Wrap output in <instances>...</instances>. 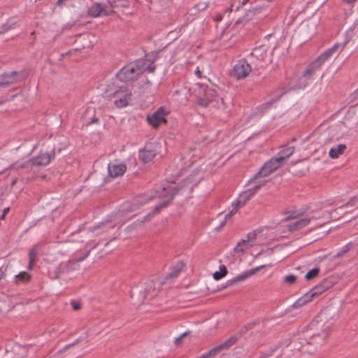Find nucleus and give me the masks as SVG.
<instances>
[{"mask_svg":"<svg viewBox=\"0 0 358 358\" xmlns=\"http://www.w3.org/2000/svg\"><path fill=\"white\" fill-rule=\"evenodd\" d=\"M252 71V67L245 59H240L234 65L232 76L237 80L246 78Z\"/></svg>","mask_w":358,"mask_h":358,"instance_id":"6","label":"nucleus"},{"mask_svg":"<svg viewBox=\"0 0 358 358\" xmlns=\"http://www.w3.org/2000/svg\"><path fill=\"white\" fill-rule=\"evenodd\" d=\"M317 289V287L312 289L309 292L303 294L292 304V307L296 309L299 308L312 301L315 296H317L319 294L322 293V291H316Z\"/></svg>","mask_w":358,"mask_h":358,"instance_id":"11","label":"nucleus"},{"mask_svg":"<svg viewBox=\"0 0 358 358\" xmlns=\"http://www.w3.org/2000/svg\"><path fill=\"white\" fill-rule=\"evenodd\" d=\"M357 0H343L344 2H345L346 3H352L354 2H355Z\"/></svg>","mask_w":358,"mask_h":358,"instance_id":"49","label":"nucleus"},{"mask_svg":"<svg viewBox=\"0 0 358 358\" xmlns=\"http://www.w3.org/2000/svg\"><path fill=\"white\" fill-rule=\"evenodd\" d=\"M54 157V152L52 154L48 152L41 153L37 157L30 159V165L32 166H45L48 165Z\"/></svg>","mask_w":358,"mask_h":358,"instance_id":"12","label":"nucleus"},{"mask_svg":"<svg viewBox=\"0 0 358 358\" xmlns=\"http://www.w3.org/2000/svg\"><path fill=\"white\" fill-rule=\"evenodd\" d=\"M192 174H190L189 176L188 177H186L184 180H183V182H185V184H196L198 181V178H196V175L197 173V171L196 170V169H193L192 171Z\"/></svg>","mask_w":358,"mask_h":358,"instance_id":"28","label":"nucleus"},{"mask_svg":"<svg viewBox=\"0 0 358 358\" xmlns=\"http://www.w3.org/2000/svg\"><path fill=\"white\" fill-rule=\"evenodd\" d=\"M212 102L216 103L214 106L217 107L219 110L224 111L226 109L223 99L217 96L213 89L200 86L196 91V103L201 107H206Z\"/></svg>","mask_w":358,"mask_h":358,"instance_id":"1","label":"nucleus"},{"mask_svg":"<svg viewBox=\"0 0 358 358\" xmlns=\"http://www.w3.org/2000/svg\"><path fill=\"white\" fill-rule=\"evenodd\" d=\"M90 252V251H87L83 257L78 259V261L80 262L84 260L89 255Z\"/></svg>","mask_w":358,"mask_h":358,"instance_id":"46","label":"nucleus"},{"mask_svg":"<svg viewBox=\"0 0 358 358\" xmlns=\"http://www.w3.org/2000/svg\"><path fill=\"white\" fill-rule=\"evenodd\" d=\"M259 268H257L255 270H251L248 272H245V273H243L239 275H238L236 278V281H239V280H243L246 278H248V277L251 276L252 275L255 274V271L257 270H258Z\"/></svg>","mask_w":358,"mask_h":358,"instance_id":"34","label":"nucleus"},{"mask_svg":"<svg viewBox=\"0 0 358 358\" xmlns=\"http://www.w3.org/2000/svg\"><path fill=\"white\" fill-rule=\"evenodd\" d=\"M114 105L118 108L128 106L132 101V89L128 86H120L112 94Z\"/></svg>","mask_w":358,"mask_h":358,"instance_id":"3","label":"nucleus"},{"mask_svg":"<svg viewBox=\"0 0 358 358\" xmlns=\"http://www.w3.org/2000/svg\"><path fill=\"white\" fill-rule=\"evenodd\" d=\"M109 5L110 9L113 10L114 8L122 7V8H127L129 6V0H109Z\"/></svg>","mask_w":358,"mask_h":358,"instance_id":"22","label":"nucleus"},{"mask_svg":"<svg viewBox=\"0 0 358 358\" xmlns=\"http://www.w3.org/2000/svg\"><path fill=\"white\" fill-rule=\"evenodd\" d=\"M245 204V202H241L238 200L236 202L233 203L232 208L229 213L225 215L226 219L231 218L238 210L239 208L242 207Z\"/></svg>","mask_w":358,"mask_h":358,"instance_id":"26","label":"nucleus"},{"mask_svg":"<svg viewBox=\"0 0 358 358\" xmlns=\"http://www.w3.org/2000/svg\"><path fill=\"white\" fill-rule=\"evenodd\" d=\"M294 150L295 148L294 146H289L281 150L275 157L283 164L285 161L294 152Z\"/></svg>","mask_w":358,"mask_h":358,"instance_id":"17","label":"nucleus"},{"mask_svg":"<svg viewBox=\"0 0 358 358\" xmlns=\"http://www.w3.org/2000/svg\"><path fill=\"white\" fill-rule=\"evenodd\" d=\"M17 72L13 71L10 74H5L3 76L2 80L0 82V86L8 85L16 82Z\"/></svg>","mask_w":358,"mask_h":358,"instance_id":"21","label":"nucleus"},{"mask_svg":"<svg viewBox=\"0 0 358 358\" xmlns=\"http://www.w3.org/2000/svg\"><path fill=\"white\" fill-rule=\"evenodd\" d=\"M2 275H3V271H2V268H0V280L2 278Z\"/></svg>","mask_w":358,"mask_h":358,"instance_id":"52","label":"nucleus"},{"mask_svg":"<svg viewBox=\"0 0 358 358\" xmlns=\"http://www.w3.org/2000/svg\"><path fill=\"white\" fill-rule=\"evenodd\" d=\"M281 96H282V94H279L277 96L276 98L271 99L268 101L263 103L262 106V108L264 110L269 109L275 103H276L280 99Z\"/></svg>","mask_w":358,"mask_h":358,"instance_id":"33","label":"nucleus"},{"mask_svg":"<svg viewBox=\"0 0 358 358\" xmlns=\"http://www.w3.org/2000/svg\"><path fill=\"white\" fill-rule=\"evenodd\" d=\"M134 64L131 62L118 71L116 73V78L121 82L129 83L134 82L138 78Z\"/></svg>","mask_w":358,"mask_h":358,"instance_id":"4","label":"nucleus"},{"mask_svg":"<svg viewBox=\"0 0 358 358\" xmlns=\"http://www.w3.org/2000/svg\"><path fill=\"white\" fill-rule=\"evenodd\" d=\"M37 255H38V249L36 246H34L31 249H30V250L29 252V264H28L29 270H31L33 268Z\"/></svg>","mask_w":358,"mask_h":358,"instance_id":"23","label":"nucleus"},{"mask_svg":"<svg viewBox=\"0 0 358 358\" xmlns=\"http://www.w3.org/2000/svg\"><path fill=\"white\" fill-rule=\"evenodd\" d=\"M78 342V340H76L75 342L71 343V344H69L67 345H66L64 348H63V350H68L69 348H71L74 345H76L77 344V343Z\"/></svg>","mask_w":358,"mask_h":358,"instance_id":"42","label":"nucleus"},{"mask_svg":"<svg viewBox=\"0 0 358 358\" xmlns=\"http://www.w3.org/2000/svg\"><path fill=\"white\" fill-rule=\"evenodd\" d=\"M302 215V213H300V214H294V213H292L290 214L289 215L287 216L286 217H285L283 219V222H288L289 220H294V219H296V217H298V216Z\"/></svg>","mask_w":358,"mask_h":358,"instance_id":"41","label":"nucleus"},{"mask_svg":"<svg viewBox=\"0 0 358 358\" xmlns=\"http://www.w3.org/2000/svg\"><path fill=\"white\" fill-rule=\"evenodd\" d=\"M178 192V189H176V187L173 184L168 185L166 187H164L162 188V192H159V197L162 199V201L156 204L153 210L148 213L143 217V222H145L148 220L150 216H154L160 213L162 209L166 206L171 201L173 198L174 194Z\"/></svg>","mask_w":358,"mask_h":358,"instance_id":"2","label":"nucleus"},{"mask_svg":"<svg viewBox=\"0 0 358 358\" xmlns=\"http://www.w3.org/2000/svg\"><path fill=\"white\" fill-rule=\"evenodd\" d=\"M8 210H9V208H6L3 209L2 215L1 216V220L5 218V216L8 213Z\"/></svg>","mask_w":358,"mask_h":358,"instance_id":"44","label":"nucleus"},{"mask_svg":"<svg viewBox=\"0 0 358 358\" xmlns=\"http://www.w3.org/2000/svg\"><path fill=\"white\" fill-rule=\"evenodd\" d=\"M237 341V337L236 336H231L228 338L226 341H224L223 343L217 345L220 350H227L232 345H234Z\"/></svg>","mask_w":358,"mask_h":358,"instance_id":"24","label":"nucleus"},{"mask_svg":"<svg viewBox=\"0 0 358 358\" xmlns=\"http://www.w3.org/2000/svg\"><path fill=\"white\" fill-rule=\"evenodd\" d=\"M115 220V219H114L113 220H110V221H108V222H102L101 224L97 225L96 227H94L92 228V231H94L96 229H98V228H100V227L104 228V231H106L109 228H113L116 225V223H113V222Z\"/></svg>","mask_w":358,"mask_h":358,"instance_id":"31","label":"nucleus"},{"mask_svg":"<svg viewBox=\"0 0 358 358\" xmlns=\"http://www.w3.org/2000/svg\"><path fill=\"white\" fill-rule=\"evenodd\" d=\"M322 64L315 59L313 62L309 64L303 73L302 78L307 80H311L315 73L320 69Z\"/></svg>","mask_w":358,"mask_h":358,"instance_id":"15","label":"nucleus"},{"mask_svg":"<svg viewBox=\"0 0 358 358\" xmlns=\"http://www.w3.org/2000/svg\"><path fill=\"white\" fill-rule=\"evenodd\" d=\"M180 269L173 270L172 271L166 278V280L169 278H176L178 275Z\"/></svg>","mask_w":358,"mask_h":358,"instance_id":"40","label":"nucleus"},{"mask_svg":"<svg viewBox=\"0 0 358 358\" xmlns=\"http://www.w3.org/2000/svg\"><path fill=\"white\" fill-rule=\"evenodd\" d=\"M252 247V243H249L248 241L244 239L237 243L236 247L234 248V252L235 253H243Z\"/></svg>","mask_w":358,"mask_h":358,"instance_id":"20","label":"nucleus"},{"mask_svg":"<svg viewBox=\"0 0 358 358\" xmlns=\"http://www.w3.org/2000/svg\"><path fill=\"white\" fill-rule=\"evenodd\" d=\"M113 13L110 5L103 3H94L87 10V14L92 17H98L99 16H108Z\"/></svg>","mask_w":358,"mask_h":358,"instance_id":"8","label":"nucleus"},{"mask_svg":"<svg viewBox=\"0 0 358 358\" xmlns=\"http://www.w3.org/2000/svg\"><path fill=\"white\" fill-rule=\"evenodd\" d=\"M245 204V202H241L238 200L236 202L233 203L232 208L229 213L225 215L226 219L231 218L238 210L239 208L242 207Z\"/></svg>","mask_w":358,"mask_h":358,"instance_id":"27","label":"nucleus"},{"mask_svg":"<svg viewBox=\"0 0 358 358\" xmlns=\"http://www.w3.org/2000/svg\"><path fill=\"white\" fill-rule=\"evenodd\" d=\"M320 269L318 268H313L310 270L305 275V278L307 280L315 278L319 274Z\"/></svg>","mask_w":358,"mask_h":358,"instance_id":"32","label":"nucleus"},{"mask_svg":"<svg viewBox=\"0 0 358 358\" xmlns=\"http://www.w3.org/2000/svg\"><path fill=\"white\" fill-rule=\"evenodd\" d=\"M208 7V2H199L196 4L195 8L198 11H202L206 10Z\"/></svg>","mask_w":358,"mask_h":358,"instance_id":"37","label":"nucleus"},{"mask_svg":"<svg viewBox=\"0 0 358 358\" xmlns=\"http://www.w3.org/2000/svg\"><path fill=\"white\" fill-rule=\"evenodd\" d=\"M27 355V346L15 344L10 350H6L4 358H25Z\"/></svg>","mask_w":358,"mask_h":358,"instance_id":"10","label":"nucleus"},{"mask_svg":"<svg viewBox=\"0 0 358 358\" xmlns=\"http://www.w3.org/2000/svg\"><path fill=\"white\" fill-rule=\"evenodd\" d=\"M197 358H203V357H201V356H199V357H197Z\"/></svg>","mask_w":358,"mask_h":358,"instance_id":"53","label":"nucleus"},{"mask_svg":"<svg viewBox=\"0 0 358 358\" xmlns=\"http://www.w3.org/2000/svg\"><path fill=\"white\" fill-rule=\"evenodd\" d=\"M181 340H182V338L180 336L176 338L175 340L176 345H178L180 343Z\"/></svg>","mask_w":358,"mask_h":358,"instance_id":"48","label":"nucleus"},{"mask_svg":"<svg viewBox=\"0 0 358 358\" xmlns=\"http://www.w3.org/2000/svg\"><path fill=\"white\" fill-rule=\"evenodd\" d=\"M189 333V332H184L183 334H182L180 337L182 339L183 338H185L186 336H187Z\"/></svg>","mask_w":358,"mask_h":358,"instance_id":"50","label":"nucleus"},{"mask_svg":"<svg viewBox=\"0 0 358 358\" xmlns=\"http://www.w3.org/2000/svg\"><path fill=\"white\" fill-rule=\"evenodd\" d=\"M221 352L218 346H216L208 350L206 353L201 355L203 358H213L216 355Z\"/></svg>","mask_w":358,"mask_h":358,"instance_id":"30","label":"nucleus"},{"mask_svg":"<svg viewBox=\"0 0 358 358\" xmlns=\"http://www.w3.org/2000/svg\"><path fill=\"white\" fill-rule=\"evenodd\" d=\"M92 122H94V123L98 122V119L97 118H93L92 120Z\"/></svg>","mask_w":358,"mask_h":358,"instance_id":"51","label":"nucleus"},{"mask_svg":"<svg viewBox=\"0 0 358 358\" xmlns=\"http://www.w3.org/2000/svg\"><path fill=\"white\" fill-rule=\"evenodd\" d=\"M282 166V164L275 156L266 162L254 178L266 177Z\"/></svg>","mask_w":358,"mask_h":358,"instance_id":"7","label":"nucleus"},{"mask_svg":"<svg viewBox=\"0 0 358 358\" xmlns=\"http://www.w3.org/2000/svg\"><path fill=\"white\" fill-rule=\"evenodd\" d=\"M169 114L163 107H160L151 115L146 117L147 122L154 128H157L162 124L166 123V116Z\"/></svg>","mask_w":358,"mask_h":358,"instance_id":"5","label":"nucleus"},{"mask_svg":"<svg viewBox=\"0 0 358 358\" xmlns=\"http://www.w3.org/2000/svg\"><path fill=\"white\" fill-rule=\"evenodd\" d=\"M222 19V15L219 14V15H216V17L215 18V20H216V21H221Z\"/></svg>","mask_w":358,"mask_h":358,"instance_id":"47","label":"nucleus"},{"mask_svg":"<svg viewBox=\"0 0 358 358\" xmlns=\"http://www.w3.org/2000/svg\"><path fill=\"white\" fill-rule=\"evenodd\" d=\"M30 164V160L26 162H17L13 165L14 168L16 170L24 169L28 166V164Z\"/></svg>","mask_w":358,"mask_h":358,"instance_id":"38","label":"nucleus"},{"mask_svg":"<svg viewBox=\"0 0 358 358\" xmlns=\"http://www.w3.org/2000/svg\"><path fill=\"white\" fill-rule=\"evenodd\" d=\"M310 220H311L310 218L301 219V220L295 222L294 223L289 225L287 227V229L289 232H294V231H299V230L304 228L307 225H308L309 223L310 222Z\"/></svg>","mask_w":358,"mask_h":358,"instance_id":"18","label":"nucleus"},{"mask_svg":"<svg viewBox=\"0 0 358 358\" xmlns=\"http://www.w3.org/2000/svg\"><path fill=\"white\" fill-rule=\"evenodd\" d=\"M227 273V268L224 265H222L220 266V271H215L213 273V278L215 280H220L224 277Z\"/></svg>","mask_w":358,"mask_h":358,"instance_id":"29","label":"nucleus"},{"mask_svg":"<svg viewBox=\"0 0 358 358\" xmlns=\"http://www.w3.org/2000/svg\"><path fill=\"white\" fill-rule=\"evenodd\" d=\"M138 77L145 71L153 73L156 69L153 61L148 59H141L132 62Z\"/></svg>","mask_w":358,"mask_h":358,"instance_id":"9","label":"nucleus"},{"mask_svg":"<svg viewBox=\"0 0 358 358\" xmlns=\"http://www.w3.org/2000/svg\"><path fill=\"white\" fill-rule=\"evenodd\" d=\"M31 276L27 272H20L18 275L15 276V282L17 284L27 282L29 280Z\"/></svg>","mask_w":358,"mask_h":358,"instance_id":"25","label":"nucleus"},{"mask_svg":"<svg viewBox=\"0 0 358 358\" xmlns=\"http://www.w3.org/2000/svg\"><path fill=\"white\" fill-rule=\"evenodd\" d=\"M343 48L344 45L336 43L331 48L320 55L316 59L322 65L327 59L331 57L334 53L338 51L341 52Z\"/></svg>","mask_w":358,"mask_h":358,"instance_id":"13","label":"nucleus"},{"mask_svg":"<svg viewBox=\"0 0 358 358\" xmlns=\"http://www.w3.org/2000/svg\"><path fill=\"white\" fill-rule=\"evenodd\" d=\"M328 336V334L325 331H322L321 334H319L318 335H314L313 336V340L315 341L317 338H321L320 342H319L320 344L323 343L326 338Z\"/></svg>","mask_w":358,"mask_h":358,"instance_id":"35","label":"nucleus"},{"mask_svg":"<svg viewBox=\"0 0 358 358\" xmlns=\"http://www.w3.org/2000/svg\"><path fill=\"white\" fill-rule=\"evenodd\" d=\"M257 231H251L247 235V239H245V240L248 241L249 243H252L253 245L254 241L257 238Z\"/></svg>","mask_w":358,"mask_h":358,"instance_id":"36","label":"nucleus"},{"mask_svg":"<svg viewBox=\"0 0 358 358\" xmlns=\"http://www.w3.org/2000/svg\"><path fill=\"white\" fill-rule=\"evenodd\" d=\"M195 74L199 78L202 77V72L199 70V67H197L196 69L195 70Z\"/></svg>","mask_w":358,"mask_h":358,"instance_id":"45","label":"nucleus"},{"mask_svg":"<svg viewBox=\"0 0 358 358\" xmlns=\"http://www.w3.org/2000/svg\"><path fill=\"white\" fill-rule=\"evenodd\" d=\"M156 156V152L146 145L143 150L139 151L138 157L140 160L145 164L151 162Z\"/></svg>","mask_w":358,"mask_h":358,"instance_id":"16","label":"nucleus"},{"mask_svg":"<svg viewBox=\"0 0 358 358\" xmlns=\"http://www.w3.org/2000/svg\"><path fill=\"white\" fill-rule=\"evenodd\" d=\"M296 277L294 275H286L284 278L285 282L289 284H293L296 281Z\"/></svg>","mask_w":358,"mask_h":358,"instance_id":"39","label":"nucleus"},{"mask_svg":"<svg viewBox=\"0 0 358 358\" xmlns=\"http://www.w3.org/2000/svg\"><path fill=\"white\" fill-rule=\"evenodd\" d=\"M71 304H72V308L74 310H78L80 308V306L79 304L76 303V302L74 301H72L71 302Z\"/></svg>","mask_w":358,"mask_h":358,"instance_id":"43","label":"nucleus"},{"mask_svg":"<svg viewBox=\"0 0 358 358\" xmlns=\"http://www.w3.org/2000/svg\"><path fill=\"white\" fill-rule=\"evenodd\" d=\"M346 150L345 144H340L337 147L332 148L329 152V155L331 159H337L343 155Z\"/></svg>","mask_w":358,"mask_h":358,"instance_id":"19","label":"nucleus"},{"mask_svg":"<svg viewBox=\"0 0 358 358\" xmlns=\"http://www.w3.org/2000/svg\"><path fill=\"white\" fill-rule=\"evenodd\" d=\"M127 170L124 164L110 163L108 165V172L110 177L116 178L122 176Z\"/></svg>","mask_w":358,"mask_h":358,"instance_id":"14","label":"nucleus"}]
</instances>
